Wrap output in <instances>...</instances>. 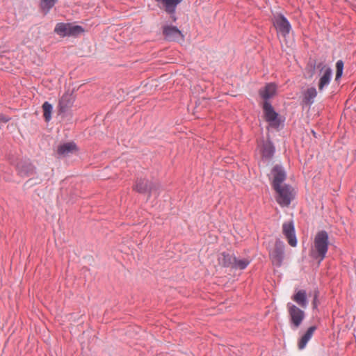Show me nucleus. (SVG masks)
<instances>
[{"label":"nucleus","mask_w":356,"mask_h":356,"mask_svg":"<svg viewBox=\"0 0 356 356\" xmlns=\"http://www.w3.org/2000/svg\"><path fill=\"white\" fill-rule=\"evenodd\" d=\"M328 234L325 231L318 232L315 236L314 245L311 249V255L313 258L322 261L326 256L328 250Z\"/></svg>","instance_id":"1"},{"label":"nucleus","mask_w":356,"mask_h":356,"mask_svg":"<svg viewBox=\"0 0 356 356\" xmlns=\"http://www.w3.org/2000/svg\"><path fill=\"white\" fill-rule=\"evenodd\" d=\"M277 193L276 200L281 207H288L295 197L294 189L288 184L273 188Z\"/></svg>","instance_id":"2"},{"label":"nucleus","mask_w":356,"mask_h":356,"mask_svg":"<svg viewBox=\"0 0 356 356\" xmlns=\"http://www.w3.org/2000/svg\"><path fill=\"white\" fill-rule=\"evenodd\" d=\"M84 31L82 26L71 23H58L54 32L60 37L77 36Z\"/></svg>","instance_id":"3"},{"label":"nucleus","mask_w":356,"mask_h":356,"mask_svg":"<svg viewBox=\"0 0 356 356\" xmlns=\"http://www.w3.org/2000/svg\"><path fill=\"white\" fill-rule=\"evenodd\" d=\"M273 25L279 35L286 38L291 31V26L287 19L282 15H277L273 18Z\"/></svg>","instance_id":"4"},{"label":"nucleus","mask_w":356,"mask_h":356,"mask_svg":"<svg viewBox=\"0 0 356 356\" xmlns=\"http://www.w3.org/2000/svg\"><path fill=\"white\" fill-rule=\"evenodd\" d=\"M286 307L291 323L295 328H298L305 318V312L291 302H289Z\"/></svg>","instance_id":"5"},{"label":"nucleus","mask_w":356,"mask_h":356,"mask_svg":"<svg viewBox=\"0 0 356 356\" xmlns=\"http://www.w3.org/2000/svg\"><path fill=\"white\" fill-rule=\"evenodd\" d=\"M284 245L283 242L277 241L274 248L270 251V257L273 263L277 266H280L284 257Z\"/></svg>","instance_id":"6"},{"label":"nucleus","mask_w":356,"mask_h":356,"mask_svg":"<svg viewBox=\"0 0 356 356\" xmlns=\"http://www.w3.org/2000/svg\"><path fill=\"white\" fill-rule=\"evenodd\" d=\"M270 177L273 188H275L283 185L282 182L286 179V175L282 166L276 165L271 170Z\"/></svg>","instance_id":"7"},{"label":"nucleus","mask_w":356,"mask_h":356,"mask_svg":"<svg viewBox=\"0 0 356 356\" xmlns=\"http://www.w3.org/2000/svg\"><path fill=\"white\" fill-rule=\"evenodd\" d=\"M282 232L286 238L289 244L292 247H296L297 245V239L292 221L286 222L282 225Z\"/></svg>","instance_id":"8"},{"label":"nucleus","mask_w":356,"mask_h":356,"mask_svg":"<svg viewBox=\"0 0 356 356\" xmlns=\"http://www.w3.org/2000/svg\"><path fill=\"white\" fill-rule=\"evenodd\" d=\"M163 33L168 40L181 41L184 40V35L176 26H165L163 27Z\"/></svg>","instance_id":"9"},{"label":"nucleus","mask_w":356,"mask_h":356,"mask_svg":"<svg viewBox=\"0 0 356 356\" xmlns=\"http://www.w3.org/2000/svg\"><path fill=\"white\" fill-rule=\"evenodd\" d=\"M332 77V70L327 65H322L320 70V79L318 81V90L322 91L323 88L328 86Z\"/></svg>","instance_id":"10"},{"label":"nucleus","mask_w":356,"mask_h":356,"mask_svg":"<svg viewBox=\"0 0 356 356\" xmlns=\"http://www.w3.org/2000/svg\"><path fill=\"white\" fill-rule=\"evenodd\" d=\"M264 111L266 121H268L271 126H277V113L275 112L270 104L268 102H265L264 104Z\"/></svg>","instance_id":"11"},{"label":"nucleus","mask_w":356,"mask_h":356,"mask_svg":"<svg viewBox=\"0 0 356 356\" xmlns=\"http://www.w3.org/2000/svg\"><path fill=\"white\" fill-rule=\"evenodd\" d=\"M78 151L76 145L69 142L60 145L57 149V154L60 156H68Z\"/></svg>","instance_id":"12"},{"label":"nucleus","mask_w":356,"mask_h":356,"mask_svg":"<svg viewBox=\"0 0 356 356\" xmlns=\"http://www.w3.org/2000/svg\"><path fill=\"white\" fill-rule=\"evenodd\" d=\"M157 3H161L165 12L169 14H173L175 12L177 6L182 0H155Z\"/></svg>","instance_id":"13"},{"label":"nucleus","mask_w":356,"mask_h":356,"mask_svg":"<svg viewBox=\"0 0 356 356\" xmlns=\"http://www.w3.org/2000/svg\"><path fill=\"white\" fill-rule=\"evenodd\" d=\"M292 300L304 309L307 307V293L304 290L298 291L292 297Z\"/></svg>","instance_id":"14"},{"label":"nucleus","mask_w":356,"mask_h":356,"mask_svg":"<svg viewBox=\"0 0 356 356\" xmlns=\"http://www.w3.org/2000/svg\"><path fill=\"white\" fill-rule=\"evenodd\" d=\"M316 327L315 326H311L308 328L305 334L301 337L298 342V348L300 350H302L306 346L307 342L311 339L312 337L314 331L316 330Z\"/></svg>","instance_id":"15"},{"label":"nucleus","mask_w":356,"mask_h":356,"mask_svg":"<svg viewBox=\"0 0 356 356\" xmlns=\"http://www.w3.org/2000/svg\"><path fill=\"white\" fill-rule=\"evenodd\" d=\"M316 327L315 326H311L308 328L305 334L301 337L298 342V348L300 350H302L306 346L307 342L311 339L312 337L314 331L316 330Z\"/></svg>","instance_id":"16"},{"label":"nucleus","mask_w":356,"mask_h":356,"mask_svg":"<svg viewBox=\"0 0 356 356\" xmlns=\"http://www.w3.org/2000/svg\"><path fill=\"white\" fill-rule=\"evenodd\" d=\"M316 327L315 326H311L308 328L305 334L301 337L298 342V348L300 350H302L306 346L307 342L311 339L312 337L314 331L316 330Z\"/></svg>","instance_id":"17"},{"label":"nucleus","mask_w":356,"mask_h":356,"mask_svg":"<svg viewBox=\"0 0 356 356\" xmlns=\"http://www.w3.org/2000/svg\"><path fill=\"white\" fill-rule=\"evenodd\" d=\"M276 92V86L274 83L267 84L263 89H261L259 94L265 99L272 97Z\"/></svg>","instance_id":"18"},{"label":"nucleus","mask_w":356,"mask_h":356,"mask_svg":"<svg viewBox=\"0 0 356 356\" xmlns=\"http://www.w3.org/2000/svg\"><path fill=\"white\" fill-rule=\"evenodd\" d=\"M218 260L220 265L225 267H232L233 261H234V256L222 252L218 255Z\"/></svg>","instance_id":"19"},{"label":"nucleus","mask_w":356,"mask_h":356,"mask_svg":"<svg viewBox=\"0 0 356 356\" xmlns=\"http://www.w3.org/2000/svg\"><path fill=\"white\" fill-rule=\"evenodd\" d=\"M317 95V92L315 88L311 87L307 88L303 92V102L306 104L311 105L314 102V98Z\"/></svg>","instance_id":"20"},{"label":"nucleus","mask_w":356,"mask_h":356,"mask_svg":"<svg viewBox=\"0 0 356 356\" xmlns=\"http://www.w3.org/2000/svg\"><path fill=\"white\" fill-rule=\"evenodd\" d=\"M73 98L70 95H64L59 101L60 111L65 112L73 104Z\"/></svg>","instance_id":"21"},{"label":"nucleus","mask_w":356,"mask_h":356,"mask_svg":"<svg viewBox=\"0 0 356 356\" xmlns=\"http://www.w3.org/2000/svg\"><path fill=\"white\" fill-rule=\"evenodd\" d=\"M134 189L139 193H145L152 191V188L148 184V181L145 179H139L136 181Z\"/></svg>","instance_id":"22"},{"label":"nucleus","mask_w":356,"mask_h":356,"mask_svg":"<svg viewBox=\"0 0 356 356\" xmlns=\"http://www.w3.org/2000/svg\"><path fill=\"white\" fill-rule=\"evenodd\" d=\"M249 264L250 261L247 259H238L234 257V261H233L232 268L243 270L245 269Z\"/></svg>","instance_id":"23"},{"label":"nucleus","mask_w":356,"mask_h":356,"mask_svg":"<svg viewBox=\"0 0 356 356\" xmlns=\"http://www.w3.org/2000/svg\"><path fill=\"white\" fill-rule=\"evenodd\" d=\"M43 115L46 122H49L51 118L52 106L49 102H45L42 105Z\"/></svg>","instance_id":"24"},{"label":"nucleus","mask_w":356,"mask_h":356,"mask_svg":"<svg viewBox=\"0 0 356 356\" xmlns=\"http://www.w3.org/2000/svg\"><path fill=\"white\" fill-rule=\"evenodd\" d=\"M42 10L49 11L56 3V0H40Z\"/></svg>","instance_id":"25"},{"label":"nucleus","mask_w":356,"mask_h":356,"mask_svg":"<svg viewBox=\"0 0 356 356\" xmlns=\"http://www.w3.org/2000/svg\"><path fill=\"white\" fill-rule=\"evenodd\" d=\"M336 68H337V72H336V79H338L340 78L343 73V63L342 60H339L336 63Z\"/></svg>","instance_id":"26"},{"label":"nucleus","mask_w":356,"mask_h":356,"mask_svg":"<svg viewBox=\"0 0 356 356\" xmlns=\"http://www.w3.org/2000/svg\"><path fill=\"white\" fill-rule=\"evenodd\" d=\"M318 291H315L314 292V300H313L314 308H316L317 307V298H318Z\"/></svg>","instance_id":"27"},{"label":"nucleus","mask_w":356,"mask_h":356,"mask_svg":"<svg viewBox=\"0 0 356 356\" xmlns=\"http://www.w3.org/2000/svg\"><path fill=\"white\" fill-rule=\"evenodd\" d=\"M9 120V119L5 115H0V122H6Z\"/></svg>","instance_id":"28"},{"label":"nucleus","mask_w":356,"mask_h":356,"mask_svg":"<svg viewBox=\"0 0 356 356\" xmlns=\"http://www.w3.org/2000/svg\"><path fill=\"white\" fill-rule=\"evenodd\" d=\"M266 150L268 152V154L269 156L272 155L273 153V148L270 147V146H268L266 148Z\"/></svg>","instance_id":"29"}]
</instances>
